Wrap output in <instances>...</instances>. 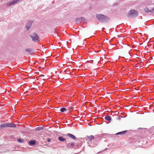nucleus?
Masks as SVG:
<instances>
[{"label": "nucleus", "mask_w": 154, "mask_h": 154, "mask_svg": "<svg viewBox=\"0 0 154 154\" xmlns=\"http://www.w3.org/2000/svg\"><path fill=\"white\" fill-rule=\"evenodd\" d=\"M74 145V143L72 142L70 143H68L67 145V146L68 147H70L71 146H73Z\"/></svg>", "instance_id": "obj_8"}, {"label": "nucleus", "mask_w": 154, "mask_h": 154, "mask_svg": "<svg viewBox=\"0 0 154 154\" xmlns=\"http://www.w3.org/2000/svg\"><path fill=\"white\" fill-rule=\"evenodd\" d=\"M31 26V23L30 24H29V25H27L26 26V28L27 29L26 30H28L29 28V27H30V26Z\"/></svg>", "instance_id": "obj_17"}, {"label": "nucleus", "mask_w": 154, "mask_h": 154, "mask_svg": "<svg viewBox=\"0 0 154 154\" xmlns=\"http://www.w3.org/2000/svg\"><path fill=\"white\" fill-rule=\"evenodd\" d=\"M59 140L61 141H63L65 140V139L62 137H60L58 138Z\"/></svg>", "instance_id": "obj_12"}, {"label": "nucleus", "mask_w": 154, "mask_h": 154, "mask_svg": "<svg viewBox=\"0 0 154 154\" xmlns=\"http://www.w3.org/2000/svg\"><path fill=\"white\" fill-rule=\"evenodd\" d=\"M51 139L49 138L47 140L48 142H50L51 141Z\"/></svg>", "instance_id": "obj_22"}, {"label": "nucleus", "mask_w": 154, "mask_h": 154, "mask_svg": "<svg viewBox=\"0 0 154 154\" xmlns=\"http://www.w3.org/2000/svg\"><path fill=\"white\" fill-rule=\"evenodd\" d=\"M10 123H6L2 124L1 125L0 127L1 128L9 127V126H10Z\"/></svg>", "instance_id": "obj_5"}, {"label": "nucleus", "mask_w": 154, "mask_h": 154, "mask_svg": "<svg viewBox=\"0 0 154 154\" xmlns=\"http://www.w3.org/2000/svg\"><path fill=\"white\" fill-rule=\"evenodd\" d=\"M127 55L128 57H130V54H129V53H127Z\"/></svg>", "instance_id": "obj_23"}, {"label": "nucleus", "mask_w": 154, "mask_h": 154, "mask_svg": "<svg viewBox=\"0 0 154 154\" xmlns=\"http://www.w3.org/2000/svg\"><path fill=\"white\" fill-rule=\"evenodd\" d=\"M150 11L152 12H154V8L150 10Z\"/></svg>", "instance_id": "obj_21"}, {"label": "nucleus", "mask_w": 154, "mask_h": 154, "mask_svg": "<svg viewBox=\"0 0 154 154\" xmlns=\"http://www.w3.org/2000/svg\"><path fill=\"white\" fill-rule=\"evenodd\" d=\"M20 0H14L13 1H12L10 2L9 3H8L7 5L8 6H11L17 3L18 2H19Z\"/></svg>", "instance_id": "obj_4"}, {"label": "nucleus", "mask_w": 154, "mask_h": 154, "mask_svg": "<svg viewBox=\"0 0 154 154\" xmlns=\"http://www.w3.org/2000/svg\"><path fill=\"white\" fill-rule=\"evenodd\" d=\"M10 126H9V127H15L16 126V125L14 124H11L10 123Z\"/></svg>", "instance_id": "obj_15"}, {"label": "nucleus", "mask_w": 154, "mask_h": 154, "mask_svg": "<svg viewBox=\"0 0 154 154\" xmlns=\"http://www.w3.org/2000/svg\"><path fill=\"white\" fill-rule=\"evenodd\" d=\"M96 17L98 20L102 21H106L109 20L108 17L103 14H98L96 15Z\"/></svg>", "instance_id": "obj_1"}, {"label": "nucleus", "mask_w": 154, "mask_h": 154, "mask_svg": "<svg viewBox=\"0 0 154 154\" xmlns=\"http://www.w3.org/2000/svg\"><path fill=\"white\" fill-rule=\"evenodd\" d=\"M43 129V127H38L35 128V131H38Z\"/></svg>", "instance_id": "obj_13"}, {"label": "nucleus", "mask_w": 154, "mask_h": 154, "mask_svg": "<svg viewBox=\"0 0 154 154\" xmlns=\"http://www.w3.org/2000/svg\"><path fill=\"white\" fill-rule=\"evenodd\" d=\"M88 138L90 140H92L94 139V136L93 135H90V136H88Z\"/></svg>", "instance_id": "obj_10"}, {"label": "nucleus", "mask_w": 154, "mask_h": 154, "mask_svg": "<svg viewBox=\"0 0 154 154\" xmlns=\"http://www.w3.org/2000/svg\"><path fill=\"white\" fill-rule=\"evenodd\" d=\"M67 136L70 137L71 138H72L73 139H74V140L76 139V137H75V136L71 134H67Z\"/></svg>", "instance_id": "obj_7"}, {"label": "nucleus", "mask_w": 154, "mask_h": 154, "mask_svg": "<svg viewBox=\"0 0 154 154\" xmlns=\"http://www.w3.org/2000/svg\"><path fill=\"white\" fill-rule=\"evenodd\" d=\"M66 110H67L66 108H62L60 109V111L62 112H63Z\"/></svg>", "instance_id": "obj_14"}, {"label": "nucleus", "mask_w": 154, "mask_h": 154, "mask_svg": "<svg viewBox=\"0 0 154 154\" xmlns=\"http://www.w3.org/2000/svg\"><path fill=\"white\" fill-rule=\"evenodd\" d=\"M30 36L32 38V40L34 42H35L39 39L38 36L36 33H34L30 35Z\"/></svg>", "instance_id": "obj_3"}, {"label": "nucleus", "mask_w": 154, "mask_h": 154, "mask_svg": "<svg viewBox=\"0 0 154 154\" xmlns=\"http://www.w3.org/2000/svg\"><path fill=\"white\" fill-rule=\"evenodd\" d=\"M35 143H36V142H35V141L32 140V141H30L29 142V144L30 145H33L35 144Z\"/></svg>", "instance_id": "obj_11"}, {"label": "nucleus", "mask_w": 154, "mask_h": 154, "mask_svg": "<svg viewBox=\"0 0 154 154\" xmlns=\"http://www.w3.org/2000/svg\"><path fill=\"white\" fill-rule=\"evenodd\" d=\"M144 10L146 12H151L150 10H149V9L147 8H145L144 9Z\"/></svg>", "instance_id": "obj_16"}, {"label": "nucleus", "mask_w": 154, "mask_h": 154, "mask_svg": "<svg viewBox=\"0 0 154 154\" xmlns=\"http://www.w3.org/2000/svg\"><path fill=\"white\" fill-rule=\"evenodd\" d=\"M138 15V12L135 10H132L130 11L128 14V16L129 17H135L137 16Z\"/></svg>", "instance_id": "obj_2"}, {"label": "nucleus", "mask_w": 154, "mask_h": 154, "mask_svg": "<svg viewBox=\"0 0 154 154\" xmlns=\"http://www.w3.org/2000/svg\"><path fill=\"white\" fill-rule=\"evenodd\" d=\"M105 119L106 120L109 121H110L111 120V116H106L105 117Z\"/></svg>", "instance_id": "obj_9"}, {"label": "nucleus", "mask_w": 154, "mask_h": 154, "mask_svg": "<svg viewBox=\"0 0 154 154\" xmlns=\"http://www.w3.org/2000/svg\"><path fill=\"white\" fill-rule=\"evenodd\" d=\"M17 141L20 142V143H23V140H22L21 139H17Z\"/></svg>", "instance_id": "obj_19"}, {"label": "nucleus", "mask_w": 154, "mask_h": 154, "mask_svg": "<svg viewBox=\"0 0 154 154\" xmlns=\"http://www.w3.org/2000/svg\"><path fill=\"white\" fill-rule=\"evenodd\" d=\"M127 132V131L125 130L122 131L118 133H117L116 134V135H122V134H125Z\"/></svg>", "instance_id": "obj_6"}, {"label": "nucleus", "mask_w": 154, "mask_h": 154, "mask_svg": "<svg viewBox=\"0 0 154 154\" xmlns=\"http://www.w3.org/2000/svg\"><path fill=\"white\" fill-rule=\"evenodd\" d=\"M66 108L68 110H71L72 109V107L71 106L67 107Z\"/></svg>", "instance_id": "obj_18"}, {"label": "nucleus", "mask_w": 154, "mask_h": 154, "mask_svg": "<svg viewBox=\"0 0 154 154\" xmlns=\"http://www.w3.org/2000/svg\"><path fill=\"white\" fill-rule=\"evenodd\" d=\"M26 51L28 52H31V49L29 48H27L26 49Z\"/></svg>", "instance_id": "obj_20"}]
</instances>
